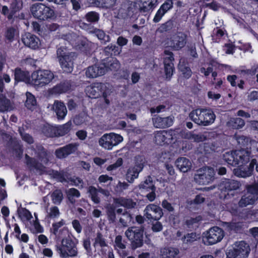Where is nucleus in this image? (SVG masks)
<instances>
[{"instance_id": "5", "label": "nucleus", "mask_w": 258, "mask_h": 258, "mask_svg": "<svg viewBox=\"0 0 258 258\" xmlns=\"http://www.w3.org/2000/svg\"><path fill=\"white\" fill-rule=\"evenodd\" d=\"M147 160L143 155H138L135 157L134 163L127 169L125 174L126 180L131 183L134 182L135 179L139 177V173L142 171L147 164Z\"/></svg>"}, {"instance_id": "17", "label": "nucleus", "mask_w": 258, "mask_h": 258, "mask_svg": "<svg viewBox=\"0 0 258 258\" xmlns=\"http://www.w3.org/2000/svg\"><path fill=\"white\" fill-rule=\"evenodd\" d=\"M187 43V35L184 33L177 32L172 35L169 39L170 46L173 50H179L183 48Z\"/></svg>"}, {"instance_id": "59", "label": "nucleus", "mask_w": 258, "mask_h": 258, "mask_svg": "<svg viewBox=\"0 0 258 258\" xmlns=\"http://www.w3.org/2000/svg\"><path fill=\"white\" fill-rule=\"evenodd\" d=\"M179 70L181 72L183 77L185 79H189L192 75V71L190 67L185 64H180Z\"/></svg>"}, {"instance_id": "47", "label": "nucleus", "mask_w": 258, "mask_h": 258, "mask_svg": "<svg viewBox=\"0 0 258 258\" xmlns=\"http://www.w3.org/2000/svg\"><path fill=\"white\" fill-rule=\"evenodd\" d=\"M164 65V72L166 79L170 80L174 71L173 61H163Z\"/></svg>"}, {"instance_id": "35", "label": "nucleus", "mask_w": 258, "mask_h": 258, "mask_svg": "<svg viewBox=\"0 0 258 258\" xmlns=\"http://www.w3.org/2000/svg\"><path fill=\"white\" fill-rule=\"evenodd\" d=\"M26 97L25 106L28 109L33 111L37 105L36 99L32 93L28 91L26 93Z\"/></svg>"}, {"instance_id": "20", "label": "nucleus", "mask_w": 258, "mask_h": 258, "mask_svg": "<svg viewBox=\"0 0 258 258\" xmlns=\"http://www.w3.org/2000/svg\"><path fill=\"white\" fill-rule=\"evenodd\" d=\"M254 166L255 170L258 172V162L255 159H252L249 165L246 168H240L235 171V175L239 177L245 178L253 174Z\"/></svg>"}, {"instance_id": "39", "label": "nucleus", "mask_w": 258, "mask_h": 258, "mask_svg": "<svg viewBox=\"0 0 258 258\" xmlns=\"http://www.w3.org/2000/svg\"><path fill=\"white\" fill-rule=\"evenodd\" d=\"M178 250L172 247H164L160 250L161 258H174Z\"/></svg>"}, {"instance_id": "31", "label": "nucleus", "mask_w": 258, "mask_h": 258, "mask_svg": "<svg viewBox=\"0 0 258 258\" xmlns=\"http://www.w3.org/2000/svg\"><path fill=\"white\" fill-rule=\"evenodd\" d=\"M53 108L58 119H63L67 113L66 106L63 102L56 101Z\"/></svg>"}, {"instance_id": "55", "label": "nucleus", "mask_w": 258, "mask_h": 258, "mask_svg": "<svg viewBox=\"0 0 258 258\" xmlns=\"http://www.w3.org/2000/svg\"><path fill=\"white\" fill-rule=\"evenodd\" d=\"M196 233L195 232H191L184 235L180 239L183 244H191L193 242L196 240Z\"/></svg>"}, {"instance_id": "9", "label": "nucleus", "mask_w": 258, "mask_h": 258, "mask_svg": "<svg viewBox=\"0 0 258 258\" xmlns=\"http://www.w3.org/2000/svg\"><path fill=\"white\" fill-rule=\"evenodd\" d=\"M215 173L214 168L206 166L197 170L194 175V181L199 185L208 184L215 180Z\"/></svg>"}, {"instance_id": "13", "label": "nucleus", "mask_w": 258, "mask_h": 258, "mask_svg": "<svg viewBox=\"0 0 258 258\" xmlns=\"http://www.w3.org/2000/svg\"><path fill=\"white\" fill-rule=\"evenodd\" d=\"M123 141L121 136L113 133L105 134L99 140V144L102 148L111 150L114 146L118 145Z\"/></svg>"}, {"instance_id": "1", "label": "nucleus", "mask_w": 258, "mask_h": 258, "mask_svg": "<svg viewBox=\"0 0 258 258\" xmlns=\"http://www.w3.org/2000/svg\"><path fill=\"white\" fill-rule=\"evenodd\" d=\"M66 237L62 236L60 246H57L56 249L62 257L68 256L75 257L77 256L78 250L77 244L78 240L70 232L67 234Z\"/></svg>"}, {"instance_id": "43", "label": "nucleus", "mask_w": 258, "mask_h": 258, "mask_svg": "<svg viewBox=\"0 0 258 258\" xmlns=\"http://www.w3.org/2000/svg\"><path fill=\"white\" fill-rule=\"evenodd\" d=\"M245 124L244 120L239 117L232 118L227 122L229 127L236 130L242 128Z\"/></svg>"}, {"instance_id": "19", "label": "nucleus", "mask_w": 258, "mask_h": 258, "mask_svg": "<svg viewBox=\"0 0 258 258\" xmlns=\"http://www.w3.org/2000/svg\"><path fill=\"white\" fill-rule=\"evenodd\" d=\"M14 77V84L20 82H24L26 84L31 85V75L28 71L23 70L19 67H17L13 71Z\"/></svg>"}, {"instance_id": "23", "label": "nucleus", "mask_w": 258, "mask_h": 258, "mask_svg": "<svg viewBox=\"0 0 258 258\" xmlns=\"http://www.w3.org/2000/svg\"><path fill=\"white\" fill-rule=\"evenodd\" d=\"M158 0H139V11L143 15L150 14L157 7Z\"/></svg>"}, {"instance_id": "14", "label": "nucleus", "mask_w": 258, "mask_h": 258, "mask_svg": "<svg viewBox=\"0 0 258 258\" xmlns=\"http://www.w3.org/2000/svg\"><path fill=\"white\" fill-rule=\"evenodd\" d=\"M57 56L58 58L61 68L64 72L70 73L73 70V61L70 55L67 54V49L60 47L57 49Z\"/></svg>"}, {"instance_id": "33", "label": "nucleus", "mask_w": 258, "mask_h": 258, "mask_svg": "<svg viewBox=\"0 0 258 258\" xmlns=\"http://www.w3.org/2000/svg\"><path fill=\"white\" fill-rule=\"evenodd\" d=\"M17 30L14 27H8L4 32V41L7 44H11L15 39Z\"/></svg>"}, {"instance_id": "50", "label": "nucleus", "mask_w": 258, "mask_h": 258, "mask_svg": "<svg viewBox=\"0 0 258 258\" xmlns=\"http://www.w3.org/2000/svg\"><path fill=\"white\" fill-rule=\"evenodd\" d=\"M94 34L100 40L101 43L105 44L110 41V36L106 34L102 30L97 28Z\"/></svg>"}, {"instance_id": "34", "label": "nucleus", "mask_w": 258, "mask_h": 258, "mask_svg": "<svg viewBox=\"0 0 258 258\" xmlns=\"http://www.w3.org/2000/svg\"><path fill=\"white\" fill-rule=\"evenodd\" d=\"M37 158L43 163L47 164L49 161V153L42 146L37 147Z\"/></svg>"}, {"instance_id": "38", "label": "nucleus", "mask_w": 258, "mask_h": 258, "mask_svg": "<svg viewBox=\"0 0 258 258\" xmlns=\"http://www.w3.org/2000/svg\"><path fill=\"white\" fill-rule=\"evenodd\" d=\"M41 131L43 135L47 137L53 138L56 137V128L55 126H53L48 123L45 124L42 127Z\"/></svg>"}, {"instance_id": "60", "label": "nucleus", "mask_w": 258, "mask_h": 258, "mask_svg": "<svg viewBox=\"0 0 258 258\" xmlns=\"http://www.w3.org/2000/svg\"><path fill=\"white\" fill-rule=\"evenodd\" d=\"M17 212L21 218H25L27 220H30L32 218L31 212L26 208H18Z\"/></svg>"}, {"instance_id": "52", "label": "nucleus", "mask_w": 258, "mask_h": 258, "mask_svg": "<svg viewBox=\"0 0 258 258\" xmlns=\"http://www.w3.org/2000/svg\"><path fill=\"white\" fill-rule=\"evenodd\" d=\"M164 130L156 131L155 134V142L157 145H163L166 144Z\"/></svg>"}, {"instance_id": "29", "label": "nucleus", "mask_w": 258, "mask_h": 258, "mask_svg": "<svg viewBox=\"0 0 258 258\" xmlns=\"http://www.w3.org/2000/svg\"><path fill=\"white\" fill-rule=\"evenodd\" d=\"M65 224L64 220L61 219L60 221L56 223H53L52 224V229H51V232L55 235H58L60 238L62 237L63 235L69 234V231L67 227H64L58 231L59 228Z\"/></svg>"}, {"instance_id": "15", "label": "nucleus", "mask_w": 258, "mask_h": 258, "mask_svg": "<svg viewBox=\"0 0 258 258\" xmlns=\"http://www.w3.org/2000/svg\"><path fill=\"white\" fill-rule=\"evenodd\" d=\"M23 7V3L21 0H12L10 9L7 6H3L1 10V14L7 17L8 20H14L15 14L20 11Z\"/></svg>"}, {"instance_id": "41", "label": "nucleus", "mask_w": 258, "mask_h": 258, "mask_svg": "<svg viewBox=\"0 0 258 258\" xmlns=\"http://www.w3.org/2000/svg\"><path fill=\"white\" fill-rule=\"evenodd\" d=\"M26 164L28 166L32 167L36 170H41L44 167L42 163H39L35 158L30 157L28 155L25 154Z\"/></svg>"}, {"instance_id": "42", "label": "nucleus", "mask_w": 258, "mask_h": 258, "mask_svg": "<svg viewBox=\"0 0 258 258\" xmlns=\"http://www.w3.org/2000/svg\"><path fill=\"white\" fill-rule=\"evenodd\" d=\"M139 187L142 191L146 190L147 191H150V189L153 188H155L151 176H148L146 179L139 185Z\"/></svg>"}, {"instance_id": "58", "label": "nucleus", "mask_w": 258, "mask_h": 258, "mask_svg": "<svg viewBox=\"0 0 258 258\" xmlns=\"http://www.w3.org/2000/svg\"><path fill=\"white\" fill-rule=\"evenodd\" d=\"M173 27V22L171 20H169L161 24V25L159 28V30L161 33L169 32L172 31Z\"/></svg>"}, {"instance_id": "3", "label": "nucleus", "mask_w": 258, "mask_h": 258, "mask_svg": "<svg viewBox=\"0 0 258 258\" xmlns=\"http://www.w3.org/2000/svg\"><path fill=\"white\" fill-rule=\"evenodd\" d=\"M241 186V183L239 181L230 178L222 179L218 185L219 198L222 200L231 198Z\"/></svg>"}, {"instance_id": "7", "label": "nucleus", "mask_w": 258, "mask_h": 258, "mask_svg": "<svg viewBox=\"0 0 258 258\" xmlns=\"http://www.w3.org/2000/svg\"><path fill=\"white\" fill-rule=\"evenodd\" d=\"M144 228L143 226H132L128 228L125 235L131 242L133 249L141 247L144 244Z\"/></svg>"}, {"instance_id": "18", "label": "nucleus", "mask_w": 258, "mask_h": 258, "mask_svg": "<svg viewBox=\"0 0 258 258\" xmlns=\"http://www.w3.org/2000/svg\"><path fill=\"white\" fill-rule=\"evenodd\" d=\"M79 144L78 143H72L56 149L55 155L56 158L61 159L67 158L68 156L74 154L78 149Z\"/></svg>"}, {"instance_id": "40", "label": "nucleus", "mask_w": 258, "mask_h": 258, "mask_svg": "<svg viewBox=\"0 0 258 258\" xmlns=\"http://www.w3.org/2000/svg\"><path fill=\"white\" fill-rule=\"evenodd\" d=\"M72 122L71 121L58 126L56 128V137H62L67 135L72 128Z\"/></svg>"}, {"instance_id": "53", "label": "nucleus", "mask_w": 258, "mask_h": 258, "mask_svg": "<svg viewBox=\"0 0 258 258\" xmlns=\"http://www.w3.org/2000/svg\"><path fill=\"white\" fill-rule=\"evenodd\" d=\"M107 218L110 223H114L116 221L115 207L110 205L106 208Z\"/></svg>"}, {"instance_id": "45", "label": "nucleus", "mask_w": 258, "mask_h": 258, "mask_svg": "<svg viewBox=\"0 0 258 258\" xmlns=\"http://www.w3.org/2000/svg\"><path fill=\"white\" fill-rule=\"evenodd\" d=\"M52 203L55 205H60L62 202L63 196L61 189L54 190L51 195Z\"/></svg>"}, {"instance_id": "6", "label": "nucleus", "mask_w": 258, "mask_h": 258, "mask_svg": "<svg viewBox=\"0 0 258 258\" xmlns=\"http://www.w3.org/2000/svg\"><path fill=\"white\" fill-rule=\"evenodd\" d=\"M54 78V75L51 71L39 69L31 74V85L42 87L49 84Z\"/></svg>"}, {"instance_id": "24", "label": "nucleus", "mask_w": 258, "mask_h": 258, "mask_svg": "<svg viewBox=\"0 0 258 258\" xmlns=\"http://www.w3.org/2000/svg\"><path fill=\"white\" fill-rule=\"evenodd\" d=\"M102 67L104 68V74L109 71L116 72L120 68V63L115 57H106L101 60Z\"/></svg>"}, {"instance_id": "46", "label": "nucleus", "mask_w": 258, "mask_h": 258, "mask_svg": "<svg viewBox=\"0 0 258 258\" xmlns=\"http://www.w3.org/2000/svg\"><path fill=\"white\" fill-rule=\"evenodd\" d=\"M10 106V100L5 95L0 94V111H7L9 110Z\"/></svg>"}, {"instance_id": "64", "label": "nucleus", "mask_w": 258, "mask_h": 258, "mask_svg": "<svg viewBox=\"0 0 258 258\" xmlns=\"http://www.w3.org/2000/svg\"><path fill=\"white\" fill-rule=\"evenodd\" d=\"M239 208H241L239 206V204L238 205L236 204H230L228 206V208L229 209V212L233 216H238L239 214Z\"/></svg>"}, {"instance_id": "28", "label": "nucleus", "mask_w": 258, "mask_h": 258, "mask_svg": "<svg viewBox=\"0 0 258 258\" xmlns=\"http://www.w3.org/2000/svg\"><path fill=\"white\" fill-rule=\"evenodd\" d=\"M233 138L236 140L237 145L240 148V149L250 150L251 139L249 137L236 133L234 134Z\"/></svg>"}, {"instance_id": "51", "label": "nucleus", "mask_w": 258, "mask_h": 258, "mask_svg": "<svg viewBox=\"0 0 258 258\" xmlns=\"http://www.w3.org/2000/svg\"><path fill=\"white\" fill-rule=\"evenodd\" d=\"M94 247L99 246L100 247H104L107 246L106 239L103 237L102 234L98 232L96 234V237L95 238L94 242L93 243Z\"/></svg>"}, {"instance_id": "44", "label": "nucleus", "mask_w": 258, "mask_h": 258, "mask_svg": "<svg viewBox=\"0 0 258 258\" xmlns=\"http://www.w3.org/2000/svg\"><path fill=\"white\" fill-rule=\"evenodd\" d=\"M116 203L120 206L127 209L134 208L136 206V203L131 199L120 198L117 199Z\"/></svg>"}, {"instance_id": "16", "label": "nucleus", "mask_w": 258, "mask_h": 258, "mask_svg": "<svg viewBox=\"0 0 258 258\" xmlns=\"http://www.w3.org/2000/svg\"><path fill=\"white\" fill-rule=\"evenodd\" d=\"M144 216L149 223L159 220L163 215L162 209L159 206L151 204L147 205L144 211Z\"/></svg>"}, {"instance_id": "2", "label": "nucleus", "mask_w": 258, "mask_h": 258, "mask_svg": "<svg viewBox=\"0 0 258 258\" xmlns=\"http://www.w3.org/2000/svg\"><path fill=\"white\" fill-rule=\"evenodd\" d=\"M189 117L198 125L208 126L214 122L216 115L210 108H198L190 112Z\"/></svg>"}, {"instance_id": "54", "label": "nucleus", "mask_w": 258, "mask_h": 258, "mask_svg": "<svg viewBox=\"0 0 258 258\" xmlns=\"http://www.w3.org/2000/svg\"><path fill=\"white\" fill-rule=\"evenodd\" d=\"M85 18L89 23H95L98 22L99 20V15L94 11L88 12L85 16Z\"/></svg>"}, {"instance_id": "32", "label": "nucleus", "mask_w": 258, "mask_h": 258, "mask_svg": "<svg viewBox=\"0 0 258 258\" xmlns=\"http://www.w3.org/2000/svg\"><path fill=\"white\" fill-rule=\"evenodd\" d=\"M71 88V84L69 82H61L52 88L51 92L52 94H60L67 92L70 90Z\"/></svg>"}, {"instance_id": "48", "label": "nucleus", "mask_w": 258, "mask_h": 258, "mask_svg": "<svg viewBox=\"0 0 258 258\" xmlns=\"http://www.w3.org/2000/svg\"><path fill=\"white\" fill-rule=\"evenodd\" d=\"M88 192L89 194V197L94 203L97 204L100 203V199L98 197V190L95 186H90Z\"/></svg>"}, {"instance_id": "63", "label": "nucleus", "mask_w": 258, "mask_h": 258, "mask_svg": "<svg viewBox=\"0 0 258 258\" xmlns=\"http://www.w3.org/2000/svg\"><path fill=\"white\" fill-rule=\"evenodd\" d=\"M190 139L193 140L196 142L200 143L206 141L207 138L202 134H191L190 136Z\"/></svg>"}, {"instance_id": "62", "label": "nucleus", "mask_w": 258, "mask_h": 258, "mask_svg": "<svg viewBox=\"0 0 258 258\" xmlns=\"http://www.w3.org/2000/svg\"><path fill=\"white\" fill-rule=\"evenodd\" d=\"M80 26L82 29L86 30L89 33L91 34H94V31H95L97 29L91 23H86L85 22H80Z\"/></svg>"}, {"instance_id": "26", "label": "nucleus", "mask_w": 258, "mask_h": 258, "mask_svg": "<svg viewBox=\"0 0 258 258\" xmlns=\"http://www.w3.org/2000/svg\"><path fill=\"white\" fill-rule=\"evenodd\" d=\"M154 126L156 128H166L171 126L173 119L170 116L162 117L159 115H155L152 118Z\"/></svg>"}, {"instance_id": "30", "label": "nucleus", "mask_w": 258, "mask_h": 258, "mask_svg": "<svg viewBox=\"0 0 258 258\" xmlns=\"http://www.w3.org/2000/svg\"><path fill=\"white\" fill-rule=\"evenodd\" d=\"M176 167L182 172L189 171L192 167L190 161L185 157H179L175 161Z\"/></svg>"}, {"instance_id": "36", "label": "nucleus", "mask_w": 258, "mask_h": 258, "mask_svg": "<svg viewBox=\"0 0 258 258\" xmlns=\"http://www.w3.org/2000/svg\"><path fill=\"white\" fill-rule=\"evenodd\" d=\"M235 155V150L226 152L223 155V158L229 165L236 166L238 164V162L236 160Z\"/></svg>"}, {"instance_id": "57", "label": "nucleus", "mask_w": 258, "mask_h": 258, "mask_svg": "<svg viewBox=\"0 0 258 258\" xmlns=\"http://www.w3.org/2000/svg\"><path fill=\"white\" fill-rule=\"evenodd\" d=\"M51 175L53 178L56 179L58 181L60 182H66L67 174L63 171H58L57 170H52Z\"/></svg>"}, {"instance_id": "21", "label": "nucleus", "mask_w": 258, "mask_h": 258, "mask_svg": "<svg viewBox=\"0 0 258 258\" xmlns=\"http://www.w3.org/2000/svg\"><path fill=\"white\" fill-rule=\"evenodd\" d=\"M236 160L238 162L237 165L239 168H246L244 167L246 164L248 163L252 158L251 152L250 150H245L243 149L235 150Z\"/></svg>"}, {"instance_id": "56", "label": "nucleus", "mask_w": 258, "mask_h": 258, "mask_svg": "<svg viewBox=\"0 0 258 258\" xmlns=\"http://www.w3.org/2000/svg\"><path fill=\"white\" fill-rule=\"evenodd\" d=\"M66 192L68 200L72 203L73 202L74 197L78 198L81 196L79 190L75 188H69Z\"/></svg>"}, {"instance_id": "61", "label": "nucleus", "mask_w": 258, "mask_h": 258, "mask_svg": "<svg viewBox=\"0 0 258 258\" xmlns=\"http://www.w3.org/2000/svg\"><path fill=\"white\" fill-rule=\"evenodd\" d=\"M173 6V3L171 0H166L164 3L161 5L160 9L163 13L165 14L170 10L172 9Z\"/></svg>"}, {"instance_id": "11", "label": "nucleus", "mask_w": 258, "mask_h": 258, "mask_svg": "<svg viewBox=\"0 0 258 258\" xmlns=\"http://www.w3.org/2000/svg\"><path fill=\"white\" fill-rule=\"evenodd\" d=\"M224 235V231L222 228L214 226L203 233V241L205 244L212 245L221 241Z\"/></svg>"}, {"instance_id": "37", "label": "nucleus", "mask_w": 258, "mask_h": 258, "mask_svg": "<svg viewBox=\"0 0 258 258\" xmlns=\"http://www.w3.org/2000/svg\"><path fill=\"white\" fill-rule=\"evenodd\" d=\"M201 218L200 216L196 218L189 217L184 219L182 223V226L187 230L191 231L194 229L195 226L200 221Z\"/></svg>"}, {"instance_id": "12", "label": "nucleus", "mask_w": 258, "mask_h": 258, "mask_svg": "<svg viewBox=\"0 0 258 258\" xmlns=\"http://www.w3.org/2000/svg\"><path fill=\"white\" fill-rule=\"evenodd\" d=\"M247 192L243 195L239 201L240 207H245L253 205L258 199V183H254L246 186Z\"/></svg>"}, {"instance_id": "27", "label": "nucleus", "mask_w": 258, "mask_h": 258, "mask_svg": "<svg viewBox=\"0 0 258 258\" xmlns=\"http://www.w3.org/2000/svg\"><path fill=\"white\" fill-rule=\"evenodd\" d=\"M22 41L25 46L33 49L38 48L39 39L35 35L27 33L22 36Z\"/></svg>"}, {"instance_id": "25", "label": "nucleus", "mask_w": 258, "mask_h": 258, "mask_svg": "<svg viewBox=\"0 0 258 258\" xmlns=\"http://www.w3.org/2000/svg\"><path fill=\"white\" fill-rule=\"evenodd\" d=\"M104 68L101 62L89 66L86 70V75L89 78H95L104 75Z\"/></svg>"}, {"instance_id": "8", "label": "nucleus", "mask_w": 258, "mask_h": 258, "mask_svg": "<svg viewBox=\"0 0 258 258\" xmlns=\"http://www.w3.org/2000/svg\"><path fill=\"white\" fill-rule=\"evenodd\" d=\"M30 10L33 16L40 21L53 19L55 15L52 8L42 3L33 5Z\"/></svg>"}, {"instance_id": "49", "label": "nucleus", "mask_w": 258, "mask_h": 258, "mask_svg": "<svg viewBox=\"0 0 258 258\" xmlns=\"http://www.w3.org/2000/svg\"><path fill=\"white\" fill-rule=\"evenodd\" d=\"M219 148V147L217 142L205 143L204 144V150L206 154L210 153L213 152H218Z\"/></svg>"}, {"instance_id": "10", "label": "nucleus", "mask_w": 258, "mask_h": 258, "mask_svg": "<svg viewBox=\"0 0 258 258\" xmlns=\"http://www.w3.org/2000/svg\"><path fill=\"white\" fill-rule=\"evenodd\" d=\"M250 251L249 245L245 241H237L233 248L226 251V258H247Z\"/></svg>"}, {"instance_id": "22", "label": "nucleus", "mask_w": 258, "mask_h": 258, "mask_svg": "<svg viewBox=\"0 0 258 258\" xmlns=\"http://www.w3.org/2000/svg\"><path fill=\"white\" fill-rule=\"evenodd\" d=\"M228 230L233 233L242 234L244 232L247 227L246 223L242 221H237L236 219L232 218L231 221L226 223Z\"/></svg>"}, {"instance_id": "4", "label": "nucleus", "mask_w": 258, "mask_h": 258, "mask_svg": "<svg viewBox=\"0 0 258 258\" xmlns=\"http://www.w3.org/2000/svg\"><path fill=\"white\" fill-rule=\"evenodd\" d=\"M87 95L91 98H97L102 96L106 104L110 103L108 97L110 95V90L107 88L104 83L95 82L90 85L87 86L85 88Z\"/></svg>"}]
</instances>
